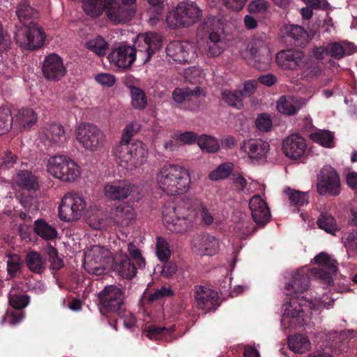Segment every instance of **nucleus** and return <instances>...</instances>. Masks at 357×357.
I'll return each mask as SVG.
<instances>
[{
    "label": "nucleus",
    "mask_w": 357,
    "mask_h": 357,
    "mask_svg": "<svg viewBox=\"0 0 357 357\" xmlns=\"http://www.w3.org/2000/svg\"><path fill=\"white\" fill-rule=\"evenodd\" d=\"M317 224L320 229L333 235H335V233L339 230L335 218L327 213L320 214L317 220Z\"/></svg>",
    "instance_id": "nucleus-40"
},
{
    "label": "nucleus",
    "mask_w": 357,
    "mask_h": 357,
    "mask_svg": "<svg viewBox=\"0 0 357 357\" xmlns=\"http://www.w3.org/2000/svg\"><path fill=\"white\" fill-rule=\"evenodd\" d=\"M169 61L183 64L189 63L193 58L194 51L192 46L187 42L173 41L167 45L165 49Z\"/></svg>",
    "instance_id": "nucleus-19"
},
{
    "label": "nucleus",
    "mask_w": 357,
    "mask_h": 357,
    "mask_svg": "<svg viewBox=\"0 0 357 357\" xmlns=\"http://www.w3.org/2000/svg\"><path fill=\"white\" fill-rule=\"evenodd\" d=\"M112 153L121 166L132 169L142 165L146 161L148 150L142 142L134 140L119 143Z\"/></svg>",
    "instance_id": "nucleus-8"
},
{
    "label": "nucleus",
    "mask_w": 357,
    "mask_h": 357,
    "mask_svg": "<svg viewBox=\"0 0 357 357\" xmlns=\"http://www.w3.org/2000/svg\"><path fill=\"white\" fill-rule=\"evenodd\" d=\"M345 246L351 250H357V231L347 235L345 239Z\"/></svg>",
    "instance_id": "nucleus-64"
},
{
    "label": "nucleus",
    "mask_w": 357,
    "mask_h": 357,
    "mask_svg": "<svg viewBox=\"0 0 357 357\" xmlns=\"http://www.w3.org/2000/svg\"><path fill=\"white\" fill-rule=\"evenodd\" d=\"M301 69L303 70V76L307 79L314 78L320 75L322 70L319 62L310 60L307 56L305 58V65Z\"/></svg>",
    "instance_id": "nucleus-45"
},
{
    "label": "nucleus",
    "mask_w": 357,
    "mask_h": 357,
    "mask_svg": "<svg viewBox=\"0 0 357 357\" xmlns=\"http://www.w3.org/2000/svg\"><path fill=\"white\" fill-rule=\"evenodd\" d=\"M312 139L321 146L327 148L334 147L333 134L328 130H321L312 135Z\"/></svg>",
    "instance_id": "nucleus-47"
},
{
    "label": "nucleus",
    "mask_w": 357,
    "mask_h": 357,
    "mask_svg": "<svg viewBox=\"0 0 357 357\" xmlns=\"http://www.w3.org/2000/svg\"><path fill=\"white\" fill-rule=\"evenodd\" d=\"M140 129V125L137 123H131L127 125L123 130L121 139L119 143L130 142L134 141L133 136L137 134Z\"/></svg>",
    "instance_id": "nucleus-54"
},
{
    "label": "nucleus",
    "mask_w": 357,
    "mask_h": 357,
    "mask_svg": "<svg viewBox=\"0 0 357 357\" xmlns=\"http://www.w3.org/2000/svg\"><path fill=\"white\" fill-rule=\"evenodd\" d=\"M309 285V275L303 271H298L286 286V294L289 296V301L284 305L282 320L288 322L290 327H301L305 324L303 306L311 308L312 298L301 296L307 290Z\"/></svg>",
    "instance_id": "nucleus-1"
},
{
    "label": "nucleus",
    "mask_w": 357,
    "mask_h": 357,
    "mask_svg": "<svg viewBox=\"0 0 357 357\" xmlns=\"http://www.w3.org/2000/svg\"><path fill=\"white\" fill-rule=\"evenodd\" d=\"M248 0H226L225 4L227 8L234 11H239L243 9Z\"/></svg>",
    "instance_id": "nucleus-63"
},
{
    "label": "nucleus",
    "mask_w": 357,
    "mask_h": 357,
    "mask_svg": "<svg viewBox=\"0 0 357 357\" xmlns=\"http://www.w3.org/2000/svg\"><path fill=\"white\" fill-rule=\"evenodd\" d=\"M95 79L101 85L108 87L112 86L115 82L114 76L107 73L98 74L95 77Z\"/></svg>",
    "instance_id": "nucleus-61"
},
{
    "label": "nucleus",
    "mask_w": 357,
    "mask_h": 357,
    "mask_svg": "<svg viewBox=\"0 0 357 357\" xmlns=\"http://www.w3.org/2000/svg\"><path fill=\"white\" fill-rule=\"evenodd\" d=\"M37 114L31 108H22L13 116V125L20 131L30 129L37 122Z\"/></svg>",
    "instance_id": "nucleus-28"
},
{
    "label": "nucleus",
    "mask_w": 357,
    "mask_h": 357,
    "mask_svg": "<svg viewBox=\"0 0 357 357\" xmlns=\"http://www.w3.org/2000/svg\"><path fill=\"white\" fill-rule=\"evenodd\" d=\"M162 38L157 33L147 32L137 36L135 47L121 45L115 48L108 56L109 60L116 66L128 68L132 66L136 59L137 52L144 56V62H148L152 56L160 50Z\"/></svg>",
    "instance_id": "nucleus-3"
},
{
    "label": "nucleus",
    "mask_w": 357,
    "mask_h": 357,
    "mask_svg": "<svg viewBox=\"0 0 357 357\" xmlns=\"http://www.w3.org/2000/svg\"><path fill=\"white\" fill-rule=\"evenodd\" d=\"M202 16V10L192 1L179 2L176 8L167 16V23L172 29L190 26L197 22Z\"/></svg>",
    "instance_id": "nucleus-9"
},
{
    "label": "nucleus",
    "mask_w": 357,
    "mask_h": 357,
    "mask_svg": "<svg viewBox=\"0 0 357 357\" xmlns=\"http://www.w3.org/2000/svg\"><path fill=\"white\" fill-rule=\"evenodd\" d=\"M196 211L189 206L168 203L162 210V220L167 229L176 234H183L190 229L196 219Z\"/></svg>",
    "instance_id": "nucleus-6"
},
{
    "label": "nucleus",
    "mask_w": 357,
    "mask_h": 357,
    "mask_svg": "<svg viewBox=\"0 0 357 357\" xmlns=\"http://www.w3.org/2000/svg\"><path fill=\"white\" fill-rule=\"evenodd\" d=\"M15 179L19 187L29 192H36L39 188L38 178L31 171H19Z\"/></svg>",
    "instance_id": "nucleus-30"
},
{
    "label": "nucleus",
    "mask_w": 357,
    "mask_h": 357,
    "mask_svg": "<svg viewBox=\"0 0 357 357\" xmlns=\"http://www.w3.org/2000/svg\"><path fill=\"white\" fill-rule=\"evenodd\" d=\"M232 170L233 165L231 163H222L215 169L210 172L208 178L211 181L225 179L229 177Z\"/></svg>",
    "instance_id": "nucleus-44"
},
{
    "label": "nucleus",
    "mask_w": 357,
    "mask_h": 357,
    "mask_svg": "<svg viewBox=\"0 0 357 357\" xmlns=\"http://www.w3.org/2000/svg\"><path fill=\"white\" fill-rule=\"evenodd\" d=\"M6 264L8 274L10 278H13L20 271L23 262L18 255L11 254L8 255Z\"/></svg>",
    "instance_id": "nucleus-49"
},
{
    "label": "nucleus",
    "mask_w": 357,
    "mask_h": 357,
    "mask_svg": "<svg viewBox=\"0 0 357 357\" xmlns=\"http://www.w3.org/2000/svg\"><path fill=\"white\" fill-rule=\"evenodd\" d=\"M114 222L121 227H127L135 219V213L130 206H116L112 213Z\"/></svg>",
    "instance_id": "nucleus-33"
},
{
    "label": "nucleus",
    "mask_w": 357,
    "mask_h": 357,
    "mask_svg": "<svg viewBox=\"0 0 357 357\" xmlns=\"http://www.w3.org/2000/svg\"><path fill=\"white\" fill-rule=\"evenodd\" d=\"M282 149L285 156L289 159H301L306 151L305 139L298 134L290 135L283 140Z\"/></svg>",
    "instance_id": "nucleus-18"
},
{
    "label": "nucleus",
    "mask_w": 357,
    "mask_h": 357,
    "mask_svg": "<svg viewBox=\"0 0 357 357\" xmlns=\"http://www.w3.org/2000/svg\"><path fill=\"white\" fill-rule=\"evenodd\" d=\"M65 174L61 181H75L80 174L78 165L70 158H68L66 165L63 168Z\"/></svg>",
    "instance_id": "nucleus-48"
},
{
    "label": "nucleus",
    "mask_w": 357,
    "mask_h": 357,
    "mask_svg": "<svg viewBox=\"0 0 357 357\" xmlns=\"http://www.w3.org/2000/svg\"><path fill=\"white\" fill-rule=\"evenodd\" d=\"M133 188L126 181L114 182L105 185L104 193L109 200L121 202L131 195Z\"/></svg>",
    "instance_id": "nucleus-26"
},
{
    "label": "nucleus",
    "mask_w": 357,
    "mask_h": 357,
    "mask_svg": "<svg viewBox=\"0 0 357 357\" xmlns=\"http://www.w3.org/2000/svg\"><path fill=\"white\" fill-rule=\"evenodd\" d=\"M340 178L330 165L324 166L317 176V192L321 196H337L340 193Z\"/></svg>",
    "instance_id": "nucleus-13"
},
{
    "label": "nucleus",
    "mask_w": 357,
    "mask_h": 357,
    "mask_svg": "<svg viewBox=\"0 0 357 357\" xmlns=\"http://www.w3.org/2000/svg\"><path fill=\"white\" fill-rule=\"evenodd\" d=\"M13 126V116L8 108L0 107V135L9 132Z\"/></svg>",
    "instance_id": "nucleus-46"
},
{
    "label": "nucleus",
    "mask_w": 357,
    "mask_h": 357,
    "mask_svg": "<svg viewBox=\"0 0 357 357\" xmlns=\"http://www.w3.org/2000/svg\"><path fill=\"white\" fill-rule=\"evenodd\" d=\"M269 148V144L261 139L244 140L241 145V151L246 153L250 159L256 161L265 160Z\"/></svg>",
    "instance_id": "nucleus-23"
},
{
    "label": "nucleus",
    "mask_w": 357,
    "mask_h": 357,
    "mask_svg": "<svg viewBox=\"0 0 357 357\" xmlns=\"http://www.w3.org/2000/svg\"><path fill=\"white\" fill-rule=\"evenodd\" d=\"M195 298L197 306L206 312L215 310L219 305L218 292L208 287L204 286L196 287Z\"/></svg>",
    "instance_id": "nucleus-22"
},
{
    "label": "nucleus",
    "mask_w": 357,
    "mask_h": 357,
    "mask_svg": "<svg viewBox=\"0 0 357 357\" xmlns=\"http://www.w3.org/2000/svg\"><path fill=\"white\" fill-rule=\"evenodd\" d=\"M25 263L28 269L34 273L40 274L45 269V260L36 251H30L26 255Z\"/></svg>",
    "instance_id": "nucleus-35"
},
{
    "label": "nucleus",
    "mask_w": 357,
    "mask_h": 357,
    "mask_svg": "<svg viewBox=\"0 0 357 357\" xmlns=\"http://www.w3.org/2000/svg\"><path fill=\"white\" fill-rule=\"evenodd\" d=\"M42 70L45 77L48 80H59L66 73L62 58L54 53L45 56Z\"/></svg>",
    "instance_id": "nucleus-20"
},
{
    "label": "nucleus",
    "mask_w": 357,
    "mask_h": 357,
    "mask_svg": "<svg viewBox=\"0 0 357 357\" xmlns=\"http://www.w3.org/2000/svg\"><path fill=\"white\" fill-rule=\"evenodd\" d=\"M159 188L167 195H176L186 192L190 184L188 170L183 166L165 164L156 175Z\"/></svg>",
    "instance_id": "nucleus-5"
},
{
    "label": "nucleus",
    "mask_w": 357,
    "mask_h": 357,
    "mask_svg": "<svg viewBox=\"0 0 357 357\" xmlns=\"http://www.w3.org/2000/svg\"><path fill=\"white\" fill-rule=\"evenodd\" d=\"M136 0H83V9L91 17H98L106 10L107 17L116 23L130 21L134 15L132 10L126 6L132 5Z\"/></svg>",
    "instance_id": "nucleus-4"
},
{
    "label": "nucleus",
    "mask_w": 357,
    "mask_h": 357,
    "mask_svg": "<svg viewBox=\"0 0 357 357\" xmlns=\"http://www.w3.org/2000/svg\"><path fill=\"white\" fill-rule=\"evenodd\" d=\"M46 137L52 144L58 147L63 146L67 142L66 134L63 126L57 123L49 125Z\"/></svg>",
    "instance_id": "nucleus-31"
},
{
    "label": "nucleus",
    "mask_w": 357,
    "mask_h": 357,
    "mask_svg": "<svg viewBox=\"0 0 357 357\" xmlns=\"http://www.w3.org/2000/svg\"><path fill=\"white\" fill-rule=\"evenodd\" d=\"M197 144L201 149L208 153H215L219 149L218 141L210 136L203 135L197 139Z\"/></svg>",
    "instance_id": "nucleus-50"
},
{
    "label": "nucleus",
    "mask_w": 357,
    "mask_h": 357,
    "mask_svg": "<svg viewBox=\"0 0 357 357\" xmlns=\"http://www.w3.org/2000/svg\"><path fill=\"white\" fill-rule=\"evenodd\" d=\"M256 126L261 131L268 132L272 127V121L267 114H261L256 120Z\"/></svg>",
    "instance_id": "nucleus-57"
},
{
    "label": "nucleus",
    "mask_w": 357,
    "mask_h": 357,
    "mask_svg": "<svg viewBox=\"0 0 357 357\" xmlns=\"http://www.w3.org/2000/svg\"><path fill=\"white\" fill-rule=\"evenodd\" d=\"M221 96L222 100H224L229 105L238 109L243 107V93L242 91H231L225 89L222 91Z\"/></svg>",
    "instance_id": "nucleus-37"
},
{
    "label": "nucleus",
    "mask_w": 357,
    "mask_h": 357,
    "mask_svg": "<svg viewBox=\"0 0 357 357\" xmlns=\"http://www.w3.org/2000/svg\"><path fill=\"white\" fill-rule=\"evenodd\" d=\"M75 136L83 148L91 151L100 149L105 142L102 130L96 126L88 123L79 125L75 130Z\"/></svg>",
    "instance_id": "nucleus-12"
},
{
    "label": "nucleus",
    "mask_w": 357,
    "mask_h": 357,
    "mask_svg": "<svg viewBox=\"0 0 357 357\" xmlns=\"http://www.w3.org/2000/svg\"><path fill=\"white\" fill-rule=\"evenodd\" d=\"M84 266L85 268L89 273L96 275H101L105 272V268L98 263L96 259H95L93 261V259L91 257L89 254L86 255Z\"/></svg>",
    "instance_id": "nucleus-55"
},
{
    "label": "nucleus",
    "mask_w": 357,
    "mask_h": 357,
    "mask_svg": "<svg viewBox=\"0 0 357 357\" xmlns=\"http://www.w3.org/2000/svg\"><path fill=\"white\" fill-rule=\"evenodd\" d=\"M284 193L288 196L289 200L292 206L301 207L309 203V195L307 192H303L288 188L284 190Z\"/></svg>",
    "instance_id": "nucleus-42"
},
{
    "label": "nucleus",
    "mask_w": 357,
    "mask_h": 357,
    "mask_svg": "<svg viewBox=\"0 0 357 357\" xmlns=\"http://www.w3.org/2000/svg\"><path fill=\"white\" fill-rule=\"evenodd\" d=\"M108 217L102 211L91 212L86 217V223L94 229H103L108 225Z\"/></svg>",
    "instance_id": "nucleus-36"
},
{
    "label": "nucleus",
    "mask_w": 357,
    "mask_h": 357,
    "mask_svg": "<svg viewBox=\"0 0 357 357\" xmlns=\"http://www.w3.org/2000/svg\"><path fill=\"white\" fill-rule=\"evenodd\" d=\"M326 51H328V56L338 60L347 54V50L344 47L337 42L328 43L326 45Z\"/></svg>",
    "instance_id": "nucleus-52"
},
{
    "label": "nucleus",
    "mask_w": 357,
    "mask_h": 357,
    "mask_svg": "<svg viewBox=\"0 0 357 357\" xmlns=\"http://www.w3.org/2000/svg\"><path fill=\"white\" fill-rule=\"evenodd\" d=\"M163 262L161 275L165 278H171L176 273L177 266L174 262L169 261V260Z\"/></svg>",
    "instance_id": "nucleus-60"
},
{
    "label": "nucleus",
    "mask_w": 357,
    "mask_h": 357,
    "mask_svg": "<svg viewBox=\"0 0 357 357\" xmlns=\"http://www.w3.org/2000/svg\"><path fill=\"white\" fill-rule=\"evenodd\" d=\"M33 229L38 236L46 241H54L59 236L55 225L50 224L43 218L34 221Z\"/></svg>",
    "instance_id": "nucleus-29"
},
{
    "label": "nucleus",
    "mask_w": 357,
    "mask_h": 357,
    "mask_svg": "<svg viewBox=\"0 0 357 357\" xmlns=\"http://www.w3.org/2000/svg\"><path fill=\"white\" fill-rule=\"evenodd\" d=\"M289 346L295 353L303 354L310 348V342L303 335H296L289 339Z\"/></svg>",
    "instance_id": "nucleus-43"
},
{
    "label": "nucleus",
    "mask_w": 357,
    "mask_h": 357,
    "mask_svg": "<svg viewBox=\"0 0 357 357\" xmlns=\"http://www.w3.org/2000/svg\"><path fill=\"white\" fill-rule=\"evenodd\" d=\"M306 104V100L298 96H281L277 103L280 113L288 116L295 115Z\"/></svg>",
    "instance_id": "nucleus-27"
},
{
    "label": "nucleus",
    "mask_w": 357,
    "mask_h": 357,
    "mask_svg": "<svg viewBox=\"0 0 357 357\" xmlns=\"http://www.w3.org/2000/svg\"><path fill=\"white\" fill-rule=\"evenodd\" d=\"M85 47L99 56H105L109 49V44L100 36H98L86 42Z\"/></svg>",
    "instance_id": "nucleus-38"
},
{
    "label": "nucleus",
    "mask_w": 357,
    "mask_h": 357,
    "mask_svg": "<svg viewBox=\"0 0 357 357\" xmlns=\"http://www.w3.org/2000/svg\"><path fill=\"white\" fill-rule=\"evenodd\" d=\"M16 15L21 23L15 26L14 38L17 44L23 49L35 50L40 48L46 39L43 29L35 20L38 12L27 1H21L17 6Z\"/></svg>",
    "instance_id": "nucleus-2"
},
{
    "label": "nucleus",
    "mask_w": 357,
    "mask_h": 357,
    "mask_svg": "<svg viewBox=\"0 0 357 357\" xmlns=\"http://www.w3.org/2000/svg\"><path fill=\"white\" fill-rule=\"evenodd\" d=\"M128 250L132 261H134L138 268H142L145 266V260L142 257L139 250L132 243H130L128 245Z\"/></svg>",
    "instance_id": "nucleus-56"
},
{
    "label": "nucleus",
    "mask_w": 357,
    "mask_h": 357,
    "mask_svg": "<svg viewBox=\"0 0 357 357\" xmlns=\"http://www.w3.org/2000/svg\"><path fill=\"white\" fill-rule=\"evenodd\" d=\"M174 295V291L171 287L165 286L161 287L160 289H155L148 296L149 303H153L159 301L165 297H171Z\"/></svg>",
    "instance_id": "nucleus-53"
},
{
    "label": "nucleus",
    "mask_w": 357,
    "mask_h": 357,
    "mask_svg": "<svg viewBox=\"0 0 357 357\" xmlns=\"http://www.w3.org/2000/svg\"><path fill=\"white\" fill-rule=\"evenodd\" d=\"M137 264L127 255L121 256L116 264V269L119 274L128 280H131L136 275Z\"/></svg>",
    "instance_id": "nucleus-32"
},
{
    "label": "nucleus",
    "mask_w": 357,
    "mask_h": 357,
    "mask_svg": "<svg viewBox=\"0 0 357 357\" xmlns=\"http://www.w3.org/2000/svg\"><path fill=\"white\" fill-rule=\"evenodd\" d=\"M31 297L22 289L13 287L8 294V302L13 309L8 310L1 317V324L15 325L24 317L23 310L29 305Z\"/></svg>",
    "instance_id": "nucleus-10"
},
{
    "label": "nucleus",
    "mask_w": 357,
    "mask_h": 357,
    "mask_svg": "<svg viewBox=\"0 0 357 357\" xmlns=\"http://www.w3.org/2000/svg\"><path fill=\"white\" fill-rule=\"evenodd\" d=\"M132 106L137 110H144L147 105V97L140 88L132 86L130 88Z\"/></svg>",
    "instance_id": "nucleus-41"
},
{
    "label": "nucleus",
    "mask_w": 357,
    "mask_h": 357,
    "mask_svg": "<svg viewBox=\"0 0 357 357\" xmlns=\"http://www.w3.org/2000/svg\"><path fill=\"white\" fill-rule=\"evenodd\" d=\"M315 264L320 266L313 269L315 277L322 280L326 284L333 282V275L337 271V263L326 252H321L314 258Z\"/></svg>",
    "instance_id": "nucleus-16"
},
{
    "label": "nucleus",
    "mask_w": 357,
    "mask_h": 357,
    "mask_svg": "<svg viewBox=\"0 0 357 357\" xmlns=\"http://www.w3.org/2000/svg\"><path fill=\"white\" fill-rule=\"evenodd\" d=\"M1 167L6 169H10L13 167L17 160V156L12 153L10 151H6L3 152L1 158Z\"/></svg>",
    "instance_id": "nucleus-59"
},
{
    "label": "nucleus",
    "mask_w": 357,
    "mask_h": 357,
    "mask_svg": "<svg viewBox=\"0 0 357 357\" xmlns=\"http://www.w3.org/2000/svg\"><path fill=\"white\" fill-rule=\"evenodd\" d=\"M156 254L161 261L169 260L170 250L168 243L162 237H158L156 243Z\"/></svg>",
    "instance_id": "nucleus-51"
},
{
    "label": "nucleus",
    "mask_w": 357,
    "mask_h": 357,
    "mask_svg": "<svg viewBox=\"0 0 357 357\" xmlns=\"http://www.w3.org/2000/svg\"><path fill=\"white\" fill-rule=\"evenodd\" d=\"M207 38L208 56L211 57L219 56L223 51L224 46V43L220 40V35L217 33H211Z\"/></svg>",
    "instance_id": "nucleus-39"
},
{
    "label": "nucleus",
    "mask_w": 357,
    "mask_h": 357,
    "mask_svg": "<svg viewBox=\"0 0 357 357\" xmlns=\"http://www.w3.org/2000/svg\"><path fill=\"white\" fill-rule=\"evenodd\" d=\"M192 248L198 255L212 256L219 249V241L208 234H202L195 237Z\"/></svg>",
    "instance_id": "nucleus-24"
},
{
    "label": "nucleus",
    "mask_w": 357,
    "mask_h": 357,
    "mask_svg": "<svg viewBox=\"0 0 357 357\" xmlns=\"http://www.w3.org/2000/svg\"><path fill=\"white\" fill-rule=\"evenodd\" d=\"M68 159V157L62 155H54L50 158L47 162L49 172L52 174L54 177L61 180L62 177L65 175L63 172V168L64 165H66Z\"/></svg>",
    "instance_id": "nucleus-34"
},
{
    "label": "nucleus",
    "mask_w": 357,
    "mask_h": 357,
    "mask_svg": "<svg viewBox=\"0 0 357 357\" xmlns=\"http://www.w3.org/2000/svg\"><path fill=\"white\" fill-rule=\"evenodd\" d=\"M304 52L293 49L280 51L275 56L277 64L282 68L289 70H301L305 65Z\"/></svg>",
    "instance_id": "nucleus-17"
},
{
    "label": "nucleus",
    "mask_w": 357,
    "mask_h": 357,
    "mask_svg": "<svg viewBox=\"0 0 357 357\" xmlns=\"http://www.w3.org/2000/svg\"><path fill=\"white\" fill-rule=\"evenodd\" d=\"M167 329L155 325L149 326L147 328V337L149 339L157 338L158 335H165Z\"/></svg>",
    "instance_id": "nucleus-62"
},
{
    "label": "nucleus",
    "mask_w": 357,
    "mask_h": 357,
    "mask_svg": "<svg viewBox=\"0 0 357 357\" xmlns=\"http://www.w3.org/2000/svg\"><path fill=\"white\" fill-rule=\"evenodd\" d=\"M250 64L259 70L268 69L272 56L267 45L262 40H254L250 47Z\"/></svg>",
    "instance_id": "nucleus-14"
},
{
    "label": "nucleus",
    "mask_w": 357,
    "mask_h": 357,
    "mask_svg": "<svg viewBox=\"0 0 357 357\" xmlns=\"http://www.w3.org/2000/svg\"><path fill=\"white\" fill-rule=\"evenodd\" d=\"M215 19L214 17H206L204 19L197 29V33L199 35L202 34L209 36L211 33H215L213 31L212 26L213 25Z\"/></svg>",
    "instance_id": "nucleus-58"
},
{
    "label": "nucleus",
    "mask_w": 357,
    "mask_h": 357,
    "mask_svg": "<svg viewBox=\"0 0 357 357\" xmlns=\"http://www.w3.org/2000/svg\"><path fill=\"white\" fill-rule=\"evenodd\" d=\"M125 288L110 284L98 294V307L100 314L109 317H122L125 314Z\"/></svg>",
    "instance_id": "nucleus-7"
},
{
    "label": "nucleus",
    "mask_w": 357,
    "mask_h": 357,
    "mask_svg": "<svg viewBox=\"0 0 357 357\" xmlns=\"http://www.w3.org/2000/svg\"><path fill=\"white\" fill-rule=\"evenodd\" d=\"M254 222L259 227H264L271 218V213L266 202L259 196H253L249 202Z\"/></svg>",
    "instance_id": "nucleus-25"
},
{
    "label": "nucleus",
    "mask_w": 357,
    "mask_h": 357,
    "mask_svg": "<svg viewBox=\"0 0 357 357\" xmlns=\"http://www.w3.org/2000/svg\"><path fill=\"white\" fill-rule=\"evenodd\" d=\"M282 43L289 46L304 47L308 42V33L301 26L284 24L280 29Z\"/></svg>",
    "instance_id": "nucleus-15"
},
{
    "label": "nucleus",
    "mask_w": 357,
    "mask_h": 357,
    "mask_svg": "<svg viewBox=\"0 0 357 357\" xmlns=\"http://www.w3.org/2000/svg\"><path fill=\"white\" fill-rule=\"evenodd\" d=\"M203 90L200 86H196L193 89L187 88H176L172 93V98L178 103L188 104L190 110L197 109L199 107V96Z\"/></svg>",
    "instance_id": "nucleus-21"
},
{
    "label": "nucleus",
    "mask_w": 357,
    "mask_h": 357,
    "mask_svg": "<svg viewBox=\"0 0 357 357\" xmlns=\"http://www.w3.org/2000/svg\"><path fill=\"white\" fill-rule=\"evenodd\" d=\"M86 208L84 197L78 193H67L59 206V217L64 222L79 220Z\"/></svg>",
    "instance_id": "nucleus-11"
}]
</instances>
